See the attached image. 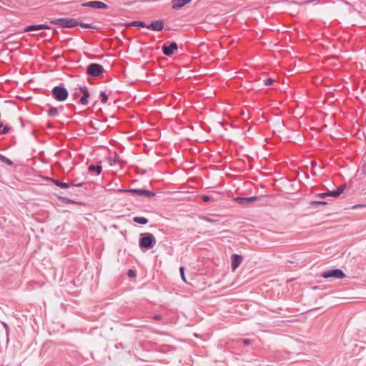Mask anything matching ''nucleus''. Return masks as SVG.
I'll list each match as a JSON object with an SVG mask.
<instances>
[{
    "label": "nucleus",
    "instance_id": "obj_13",
    "mask_svg": "<svg viewBox=\"0 0 366 366\" xmlns=\"http://www.w3.org/2000/svg\"><path fill=\"white\" fill-rule=\"evenodd\" d=\"M51 27L46 24H37V25H29L26 26L24 31L25 32H29L33 31H39L41 29H50Z\"/></svg>",
    "mask_w": 366,
    "mask_h": 366
},
{
    "label": "nucleus",
    "instance_id": "obj_31",
    "mask_svg": "<svg viewBox=\"0 0 366 366\" xmlns=\"http://www.w3.org/2000/svg\"><path fill=\"white\" fill-rule=\"evenodd\" d=\"M314 2V0H306L302 2H297L296 4L300 6L307 5Z\"/></svg>",
    "mask_w": 366,
    "mask_h": 366
},
{
    "label": "nucleus",
    "instance_id": "obj_25",
    "mask_svg": "<svg viewBox=\"0 0 366 366\" xmlns=\"http://www.w3.org/2000/svg\"><path fill=\"white\" fill-rule=\"evenodd\" d=\"M79 90L83 94L84 97H89L90 94H89V90L86 86H81V87H79Z\"/></svg>",
    "mask_w": 366,
    "mask_h": 366
},
{
    "label": "nucleus",
    "instance_id": "obj_19",
    "mask_svg": "<svg viewBox=\"0 0 366 366\" xmlns=\"http://www.w3.org/2000/svg\"><path fill=\"white\" fill-rule=\"evenodd\" d=\"M59 114L58 109L52 106H49L48 115L51 117H55Z\"/></svg>",
    "mask_w": 366,
    "mask_h": 366
},
{
    "label": "nucleus",
    "instance_id": "obj_39",
    "mask_svg": "<svg viewBox=\"0 0 366 366\" xmlns=\"http://www.w3.org/2000/svg\"><path fill=\"white\" fill-rule=\"evenodd\" d=\"M19 121H20V122H21V127L23 128V127H24V123H23V119H22V118H21V117H19Z\"/></svg>",
    "mask_w": 366,
    "mask_h": 366
},
{
    "label": "nucleus",
    "instance_id": "obj_2",
    "mask_svg": "<svg viewBox=\"0 0 366 366\" xmlns=\"http://www.w3.org/2000/svg\"><path fill=\"white\" fill-rule=\"evenodd\" d=\"M51 94L53 97L59 102H64L69 97V92L63 84L53 87Z\"/></svg>",
    "mask_w": 366,
    "mask_h": 366
},
{
    "label": "nucleus",
    "instance_id": "obj_32",
    "mask_svg": "<svg viewBox=\"0 0 366 366\" xmlns=\"http://www.w3.org/2000/svg\"><path fill=\"white\" fill-rule=\"evenodd\" d=\"M179 272H180V274H181V277H182V280L184 282H186V277H185V275H184V267H181L179 268Z\"/></svg>",
    "mask_w": 366,
    "mask_h": 366
},
{
    "label": "nucleus",
    "instance_id": "obj_37",
    "mask_svg": "<svg viewBox=\"0 0 366 366\" xmlns=\"http://www.w3.org/2000/svg\"><path fill=\"white\" fill-rule=\"evenodd\" d=\"M154 319L155 320L159 321V320H161L162 319V317L160 315H154Z\"/></svg>",
    "mask_w": 366,
    "mask_h": 366
},
{
    "label": "nucleus",
    "instance_id": "obj_5",
    "mask_svg": "<svg viewBox=\"0 0 366 366\" xmlns=\"http://www.w3.org/2000/svg\"><path fill=\"white\" fill-rule=\"evenodd\" d=\"M119 192L121 193H131L139 196H145L149 198L153 197L155 196L156 193L147 190V189H119L118 190Z\"/></svg>",
    "mask_w": 366,
    "mask_h": 366
},
{
    "label": "nucleus",
    "instance_id": "obj_33",
    "mask_svg": "<svg viewBox=\"0 0 366 366\" xmlns=\"http://www.w3.org/2000/svg\"><path fill=\"white\" fill-rule=\"evenodd\" d=\"M127 275L129 277H135L137 274H136V272L133 269H129L128 272H127Z\"/></svg>",
    "mask_w": 366,
    "mask_h": 366
},
{
    "label": "nucleus",
    "instance_id": "obj_15",
    "mask_svg": "<svg viewBox=\"0 0 366 366\" xmlns=\"http://www.w3.org/2000/svg\"><path fill=\"white\" fill-rule=\"evenodd\" d=\"M58 199H59L61 202H63L64 204H77V205H84V202H77V201L73 200L71 199H69L66 197L59 196Z\"/></svg>",
    "mask_w": 366,
    "mask_h": 366
},
{
    "label": "nucleus",
    "instance_id": "obj_36",
    "mask_svg": "<svg viewBox=\"0 0 366 366\" xmlns=\"http://www.w3.org/2000/svg\"><path fill=\"white\" fill-rule=\"evenodd\" d=\"M319 197H322V198H325V197H328V192H322V193H320L317 194Z\"/></svg>",
    "mask_w": 366,
    "mask_h": 366
},
{
    "label": "nucleus",
    "instance_id": "obj_21",
    "mask_svg": "<svg viewBox=\"0 0 366 366\" xmlns=\"http://www.w3.org/2000/svg\"><path fill=\"white\" fill-rule=\"evenodd\" d=\"M0 161L3 163L6 164L9 166H12L14 164L13 162L8 159L6 157H5L3 154H0Z\"/></svg>",
    "mask_w": 366,
    "mask_h": 366
},
{
    "label": "nucleus",
    "instance_id": "obj_10",
    "mask_svg": "<svg viewBox=\"0 0 366 366\" xmlns=\"http://www.w3.org/2000/svg\"><path fill=\"white\" fill-rule=\"evenodd\" d=\"M51 182H52L56 186L60 187V188H62V189H68L71 186L72 187H82L84 183V182H80V183H77V184H69V183H66V182H62L58 179H53V178H51L50 179Z\"/></svg>",
    "mask_w": 366,
    "mask_h": 366
},
{
    "label": "nucleus",
    "instance_id": "obj_34",
    "mask_svg": "<svg viewBox=\"0 0 366 366\" xmlns=\"http://www.w3.org/2000/svg\"><path fill=\"white\" fill-rule=\"evenodd\" d=\"M241 342L246 346L249 345L252 343V341L249 339H242Z\"/></svg>",
    "mask_w": 366,
    "mask_h": 366
},
{
    "label": "nucleus",
    "instance_id": "obj_9",
    "mask_svg": "<svg viewBox=\"0 0 366 366\" xmlns=\"http://www.w3.org/2000/svg\"><path fill=\"white\" fill-rule=\"evenodd\" d=\"M258 199L257 196H252L249 197H237L234 198V201L240 205L247 206L252 202L256 201Z\"/></svg>",
    "mask_w": 366,
    "mask_h": 366
},
{
    "label": "nucleus",
    "instance_id": "obj_24",
    "mask_svg": "<svg viewBox=\"0 0 366 366\" xmlns=\"http://www.w3.org/2000/svg\"><path fill=\"white\" fill-rule=\"evenodd\" d=\"M78 26H80L82 28H86V29H97V27L95 26H93L91 24L80 22L79 21H78Z\"/></svg>",
    "mask_w": 366,
    "mask_h": 366
},
{
    "label": "nucleus",
    "instance_id": "obj_27",
    "mask_svg": "<svg viewBox=\"0 0 366 366\" xmlns=\"http://www.w3.org/2000/svg\"><path fill=\"white\" fill-rule=\"evenodd\" d=\"M274 83V79L272 78H267L264 79V84L265 86H270Z\"/></svg>",
    "mask_w": 366,
    "mask_h": 366
},
{
    "label": "nucleus",
    "instance_id": "obj_30",
    "mask_svg": "<svg viewBox=\"0 0 366 366\" xmlns=\"http://www.w3.org/2000/svg\"><path fill=\"white\" fill-rule=\"evenodd\" d=\"M88 97L82 96L79 99V102L83 105H86L88 104Z\"/></svg>",
    "mask_w": 366,
    "mask_h": 366
},
{
    "label": "nucleus",
    "instance_id": "obj_26",
    "mask_svg": "<svg viewBox=\"0 0 366 366\" xmlns=\"http://www.w3.org/2000/svg\"><path fill=\"white\" fill-rule=\"evenodd\" d=\"M100 97H101V102H102V103L105 104L107 102V100H108V96L106 94V92H104V91L101 92H100Z\"/></svg>",
    "mask_w": 366,
    "mask_h": 366
},
{
    "label": "nucleus",
    "instance_id": "obj_4",
    "mask_svg": "<svg viewBox=\"0 0 366 366\" xmlns=\"http://www.w3.org/2000/svg\"><path fill=\"white\" fill-rule=\"evenodd\" d=\"M345 274L340 269H333L323 272L320 277L324 279H343L345 277Z\"/></svg>",
    "mask_w": 366,
    "mask_h": 366
},
{
    "label": "nucleus",
    "instance_id": "obj_41",
    "mask_svg": "<svg viewBox=\"0 0 366 366\" xmlns=\"http://www.w3.org/2000/svg\"><path fill=\"white\" fill-rule=\"evenodd\" d=\"M142 174H144L146 173V170H143L142 172H141Z\"/></svg>",
    "mask_w": 366,
    "mask_h": 366
},
{
    "label": "nucleus",
    "instance_id": "obj_12",
    "mask_svg": "<svg viewBox=\"0 0 366 366\" xmlns=\"http://www.w3.org/2000/svg\"><path fill=\"white\" fill-rule=\"evenodd\" d=\"M243 260L242 256L237 254H234L232 255V269L234 271L237 269L239 265L242 264Z\"/></svg>",
    "mask_w": 366,
    "mask_h": 366
},
{
    "label": "nucleus",
    "instance_id": "obj_42",
    "mask_svg": "<svg viewBox=\"0 0 366 366\" xmlns=\"http://www.w3.org/2000/svg\"><path fill=\"white\" fill-rule=\"evenodd\" d=\"M360 207V205H355V206L354 207V208H355V207Z\"/></svg>",
    "mask_w": 366,
    "mask_h": 366
},
{
    "label": "nucleus",
    "instance_id": "obj_23",
    "mask_svg": "<svg viewBox=\"0 0 366 366\" xmlns=\"http://www.w3.org/2000/svg\"><path fill=\"white\" fill-rule=\"evenodd\" d=\"M1 325H3L4 328L5 329L6 335V343H9V327L4 322H2Z\"/></svg>",
    "mask_w": 366,
    "mask_h": 366
},
{
    "label": "nucleus",
    "instance_id": "obj_1",
    "mask_svg": "<svg viewBox=\"0 0 366 366\" xmlns=\"http://www.w3.org/2000/svg\"><path fill=\"white\" fill-rule=\"evenodd\" d=\"M157 244V239L153 234L149 232L139 234V247L142 252L153 248Z\"/></svg>",
    "mask_w": 366,
    "mask_h": 366
},
{
    "label": "nucleus",
    "instance_id": "obj_28",
    "mask_svg": "<svg viewBox=\"0 0 366 366\" xmlns=\"http://www.w3.org/2000/svg\"><path fill=\"white\" fill-rule=\"evenodd\" d=\"M201 219H203V220H204L205 222H211V223H214V222H217V220H216V219H212V218H210V217H207V216H202V217H201Z\"/></svg>",
    "mask_w": 366,
    "mask_h": 366
},
{
    "label": "nucleus",
    "instance_id": "obj_40",
    "mask_svg": "<svg viewBox=\"0 0 366 366\" xmlns=\"http://www.w3.org/2000/svg\"><path fill=\"white\" fill-rule=\"evenodd\" d=\"M2 128H3V124H2V122H0V132L1 131Z\"/></svg>",
    "mask_w": 366,
    "mask_h": 366
},
{
    "label": "nucleus",
    "instance_id": "obj_20",
    "mask_svg": "<svg viewBox=\"0 0 366 366\" xmlns=\"http://www.w3.org/2000/svg\"><path fill=\"white\" fill-rule=\"evenodd\" d=\"M129 26H139V27H146L147 25L144 21H134L128 24Z\"/></svg>",
    "mask_w": 366,
    "mask_h": 366
},
{
    "label": "nucleus",
    "instance_id": "obj_6",
    "mask_svg": "<svg viewBox=\"0 0 366 366\" xmlns=\"http://www.w3.org/2000/svg\"><path fill=\"white\" fill-rule=\"evenodd\" d=\"M104 67L97 63H92L89 64L86 68V73L92 76H99L104 72Z\"/></svg>",
    "mask_w": 366,
    "mask_h": 366
},
{
    "label": "nucleus",
    "instance_id": "obj_14",
    "mask_svg": "<svg viewBox=\"0 0 366 366\" xmlns=\"http://www.w3.org/2000/svg\"><path fill=\"white\" fill-rule=\"evenodd\" d=\"M192 0H172V9H179L191 2Z\"/></svg>",
    "mask_w": 366,
    "mask_h": 366
},
{
    "label": "nucleus",
    "instance_id": "obj_38",
    "mask_svg": "<svg viewBox=\"0 0 366 366\" xmlns=\"http://www.w3.org/2000/svg\"><path fill=\"white\" fill-rule=\"evenodd\" d=\"M79 96V93L76 92L72 94L73 99H76Z\"/></svg>",
    "mask_w": 366,
    "mask_h": 366
},
{
    "label": "nucleus",
    "instance_id": "obj_22",
    "mask_svg": "<svg viewBox=\"0 0 366 366\" xmlns=\"http://www.w3.org/2000/svg\"><path fill=\"white\" fill-rule=\"evenodd\" d=\"M327 202L324 200H315L310 202V205L312 207H317L319 205H325Z\"/></svg>",
    "mask_w": 366,
    "mask_h": 366
},
{
    "label": "nucleus",
    "instance_id": "obj_35",
    "mask_svg": "<svg viewBox=\"0 0 366 366\" xmlns=\"http://www.w3.org/2000/svg\"><path fill=\"white\" fill-rule=\"evenodd\" d=\"M211 199H212V197L209 195H203L202 196V200L205 202H209Z\"/></svg>",
    "mask_w": 366,
    "mask_h": 366
},
{
    "label": "nucleus",
    "instance_id": "obj_8",
    "mask_svg": "<svg viewBox=\"0 0 366 366\" xmlns=\"http://www.w3.org/2000/svg\"><path fill=\"white\" fill-rule=\"evenodd\" d=\"M82 6L85 7H91L94 9H107L108 8L107 4L100 1H91L84 2L82 4Z\"/></svg>",
    "mask_w": 366,
    "mask_h": 366
},
{
    "label": "nucleus",
    "instance_id": "obj_18",
    "mask_svg": "<svg viewBox=\"0 0 366 366\" xmlns=\"http://www.w3.org/2000/svg\"><path fill=\"white\" fill-rule=\"evenodd\" d=\"M133 221L142 225L147 224L149 222L148 219L144 217H134L133 218Z\"/></svg>",
    "mask_w": 366,
    "mask_h": 366
},
{
    "label": "nucleus",
    "instance_id": "obj_7",
    "mask_svg": "<svg viewBox=\"0 0 366 366\" xmlns=\"http://www.w3.org/2000/svg\"><path fill=\"white\" fill-rule=\"evenodd\" d=\"M178 49V45L176 42L172 41L169 44H164L162 46V52L165 56H169L173 54L174 51Z\"/></svg>",
    "mask_w": 366,
    "mask_h": 366
},
{
    "label": "nucleus",
    "instance_id": "obj_16",
    "mask_svg": "<svg viewBox=\"0 0 366 366\" xmlns=\"http://www.w3.org/2000/svg\"><path fill=\"white\" fill-rule=\"evenodd\" d=\"M345 187L344 186H340L336 189L333 191H328V197H337L340 196L344 191Z\"/></svg>",
    "mask_w": 366,
    "mask_h": 366
},
{
    "label": "nucleus",
    "instance_id": "obj_17",
    "mask_svg": "<svg viewBox=\"0 0 366 366\" xmlns=\"http://www.w3.org/2000/svg\"><path fill=\"white\" fill-rule=\"evenodd\" d=\"M88 171L89 172H94L97 175H99L101 174V172L102 171V167L101 165L91 164L89 166Z\"/></svg>",
    "mask_w": 366,
    "mask_h": 366
},
{
    "label": "nucleus",
    "instance_id": "obj_3",
    "mask_svg": "<svg viewBox=\"0 0 366 366\" xmlns=\"http://www.w3.org/2000/svg\"><path fill=\"white\" fill-rule=\"evenodd\" d=\"M53 25H59L62 28H73L78 26V21L72 18H59L50 21Z\"/></svg>",
    "mask_w": 366,
    "mask_h": 366
},
{
    "label": "nucleus",
    "instance_id": "obj_11",
    "mask_svg": "<svg viewBox=\"0 0 366 366\" xmlns=\"http://www.w3.org/2000/svg\"><path fill=\"white\" fill-rule=\"evenodd\" d=\"M164 23L162 20H157L152 21L150 24L147 25V28L152 31H162L164 29Z\"/></svg>",
    "mask_w": 366,
    "mask_h": 366
},
{
    "label": "nucleus",
    "instance_id": "obj_29",
    "mask_svg": "<svg viewBox=\"0 0 366 366\" xmlns=\"http://www.w3.org/2000/svg\"><path fill=\"white\" fill-rule=\"evenodd\" d=\"M10 129H11V127L8 125L3 127L1 131L0 132V134H6L7 132H9Z\"/></svg>",
    "mask_w": 366,
    "mask_h": 366
}]
</instances>
